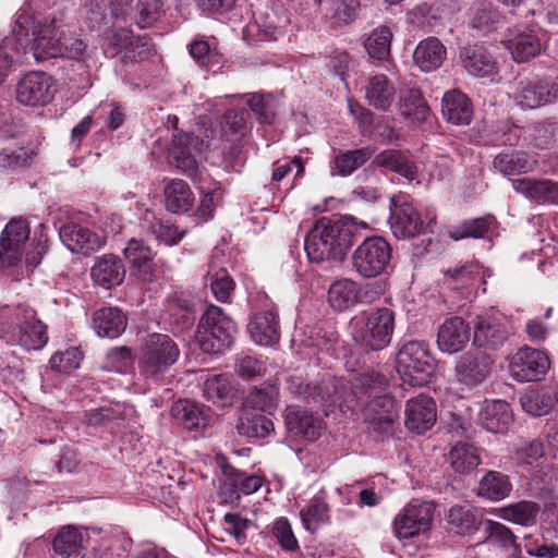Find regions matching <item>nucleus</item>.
Masks as SVG:
<instances>
[{"label":"nucleus","instance_id":"f257e3e1","mask_svg":"<svg viewBox=\"0 0 558 558\" xmlns=\"http://www.w3.org/2000/svg\"><path fill=\"white\" fill-rule=\"evenodd\" d=\"M388 379L385 375L371 372L357 375L351 383L347 407L359 410L368 427L379 435L392 433L399 416L397 401L385 393Z\"/></svg>","mask_w":558,"mask_h":558},{"label":"nucleus","instance_id":"f03ea898","mask_svg":"<svg viewBox=\"0 0 558 558\" xmlns=\"http://www.w3.org/2000/svg\"><path fill=\"white\" fill-rule=\"evenodd\" d=\"M367 229V223L353 216L339 220L323 217L318 219L304 239V248L311 262L342 260L355 241L359 230Z\"/></svg>","mask_w":558,"mask_h":558},{"label":"nucleus","instance_id":"7ed1b4c3","mask_svg":"<svg viewBox=\"0 0 558 558\" xmlns=\"http://www.w3.org/2000/svg\"><path fill=\"white\" fill-rule=\"evenodd\" d=\"M354 341L365 351L387 348L396 327V313L391 307L379 306L363 311L351 320Z\"/></svg>","mask_w":558,"mask_h":558},{"label":"nucleus","instance_id":"20e7f679","mask_svg":"<svg viewBox=\"0 0 558 558\" xmlns=\"http://www.w3.org/2000/svg\"><path fill=\"white\" fill-rule=\"evenodd\" d=\"M179 356L180 350L170 336L150 333L141 347L140 374L151 383H160Z\"/></svg>","mask_w":558,"mask_h":558},{"label":"nucleus","instance_id":"39448f33","mask_svg":"<svg viewBox=\"0 0 558 558\" xmlns=\"http://www.w3.org/2000/svg\"><path fill=\"white\" fill-rule=\"evenodd\" d=\"M235 323L218 306L210 305L201 317L196 341L206 353H219L228 349L236 335Z\"/></svg>","mask_w":558,"mask_h":558},{"label":"nucleus","instance_id":"423d86ee","mask_svg":"<svg viewBox=\"0 0 558 558\" xmlns=\"http://www.w3.org/2000/svg\"><path fill=\"white\" fill-rule=\"evenodd\" d=\"M396 369L404 383L423 386L435 373L436 363L425 342L409 341L397 353Z\"/></svg>","mask_w":558,"mask_h":558},{"label":"nucleus","instance_id":"0eeeda50","mask_svg":"<svg viewBox=\"0 0 558 558\" xmlns=\"http://www.w3.org/2000/svg\"><path fill=\"white\" fill-rule=\"evenodd\" d=\"M472 343L485 351H497L513 335L510 319L497 310L485 311L472 320Z\"/></svg>","mask_w":558,"mask_h":558},{"label":"nucleus","instance_id":"6e6552de","mask_svg":"<svg viewBox=\"0 0 558 558\" xmlns=\"http://www.w3.org/2000/svg\"><path fill=\"white\" fill-rule=\"evenodd\" d=\"M392 250L381 236L365 239L352 255V267L363 278L380 276L390 266Z\"/></svg>","mask_w":558,"mask_h":558},{"label":"nucleus","instance_id":"1a4fd4ad","mask_svg":"<svg viewBox=\"0 0 558 558\" xmlns=\"http://www.w3.org/2000/svg\"><path fill=\"white\" fill-rule=\"evenodd\" d=\"M3 338L11 344H19L25 350H39L47 340L46 327L36 318L31 308H19L14 318L4 328Z\"/></svg>","mask_w":558,"mask_h":558},{"label":"nucleus","instance_id":"9d476101","mask_svg":"<svg viewBox=\"0 0 558 558\" xmlns=\"http://www.w3.org/2000/svg\"><path fill=\"white\" fill-rule=\"evenodd\" d=\"M434 515L430 502L413 499L395 518L393 532L398 538H410L429 529Z\"/></svg>","mask_w":558,"mask_h":558},{"label":"nucleus","instance_id":"9b49d317","mask_svg":"<svg viewBox=\"0 0 558 558\" xmlns=\"http://www.w3.org/2000/svg\"><path fill=\"white\" fill-rule=\"evenodd\" d=\"M56 93L53 78L40 71L25 74L16 84V100L21 105L39 107L49 104Z\"/></svg>","mask_w":558,"mask_h":558},{"label":"nucleus","instance_id":"f8f14e48","mask_svg":"<svg viewBox=\"0 0 558 558\" xmlns=\"http://www.w3.org/2000/svg\"><path fill=\"white\" fill-rule=\"evenodd\" d=\"M514 99L522 108L534 109L558 99V83L547 78H522L517 83Z\"/></svg>","mask_w":558,"mask_h":558},{"label":"nucleus","instance_id":"ddd939ff","mask_svg":"<svg viewBox=\"0 0 558 558\" xmlns=\"http://www.w3.org/2000/svg\"><path fill=\"white\" fill-rule=\"evenodd\" d=\"M549 366L550 362L545 352L524 347L513 355L509 369L519 381H535L543 378Z\"/></svg>","mask_w":558,"mask_h":558},{"label":"nucleus","instance_id":"4468645a","mask_svg":"<svg viewBox=\"0 0 558 558\" xmlns=\"http://www.w3.org/2000/svg\"><path fill=\"white\" fill-rule=\"evenodd\" d=\"M494 361L484 351H469L464 353L454 366L458 383L472 389L481 385L492 373Z\"/></svg>","mask_w":558,"mask_h":558},{"label":"nucleus","instance_id":"2eb2a0df","mask_svg":"<svg viewBox=\"0 0 558 558\" xmlns=\"http://www.w3.org/2000/svg\"><path fill=\"white\" fill-rule=\"evenodd\" d=\"M29 226L23 218L10 220L0 235V262L5 267L16 265L29 238Z\"/></svg>","mask_w":558,"mask_h":558},{"label":"nucleus","instance_id":"dca6fc26","mask_svg":"<svg viewBox=\"0 0 558 558\" xmlns=\"http://www.w3.org/2000/svg\"><path fill=\"white\" fill-rule=\"evenodd\" d=\"M65 33L57 25L56 20L33 27L32 53L37 61L63 56Z\"/></svg>","mask_w":558,"mask_h":558},{"label":"nucleus","instance_id":"f3484780","mask_svg":"<svg viewBox=\"0 0 558 558\" xmlns=\"http://www.w3.org/2000/svg\"><path fill=\"white\" fill-rule=\"evenodd\" d=\"M505 46L517 62H525L537 57L543 50L539 29L535 26H515L510 29Z\"/></svg>","mask_w":558,"mask_h":558},{"label":"nucleus","instance_id":"a211bd4d","mask_svg":"<svg viewBox=\"0 0 558 558\" xmlns=\"http://www.w3.org/2000/svg\"><path fill=\"white\" fill-rule=\"evenodd\" d=\"M130 0H86L83 16L90 29H98L112 20L126 16Z\"/></svg>","mask_w":558,"mask_h":558},{"label":"nucleus","instance_id":"6ab92c4d","mask_svg":"<svg viewBox=\"0 0 558 558\" xmlns=\"http://www.w3.org/2000/svg\"><path fill=\"white\" fill-rule=\"evenodd\" d=\"M201 145L198 137L192 134L183 132L173 134L170 157L174 166L190 177L197 171V154Z\"/></svg>","mask_w":558,"mask_h":558},{"label":"nucleus","instance_id":"aec40b11","mask_svg":"<svg viewBox=\"0 0 558 558\" xmlns=\"http://www.w3.org/2000/svg\"><path fill=\"white\" fill-rule=\"evenodd\" d=\"M123 254L130 264L131 275L143 282H151L156 279V265L151 248L142 240L131 239Z\"/></svg>","mask_w":558,"mask_h":558},{"label":"nucleus","instance_id":"412c9836","mask_svg":"<svg viewBox=\"0 0 558 558\" xmlns=\"http://www.w3.org/2000/svg\"><path fill=\"white\" fill-rule=\"evenodd\" d=\"M471 327L459 316L447 318L438 328L437 345L444 353L454 354L462 351L470 341Z\"/></svg>","mask_w":558,"mask_h":558},{"label":"nucleus","instance_id":"4be33fe9","mask_svg":"<svg viewBox=\"0 0 558 558\" xmlns=\"http://www.w3.org/2000/svg\"><path fill=\"white\" fill-rule=\"evenodd\" d=\"M389 225L397 239L414 238L423 229V221L413 205L410 203L397 204L393 199L390 206Z\"/></svg>","mask_w":558,"mask_h":558},{"label":"nucleus","instance_id":"5701e85b","mask_svg":"<svg viewBox=\"0 0 558 558\" xmlns=\"http://www.w3.org/2000/svg\"><path fill=\"white\" fill-rule=\"evenodd\" d=\"M436 422V403L424 395L410 399L405 405V426L415 434H424Z\"/></svg>","mask_w":558,"mask_h":558},{"label":"nucleus","instance_id":"b1692460","mask_svg":"<svg viewBox=\"0 0 558 558\" xmlns=\"http://www.w3.org/2000/svg\"><path fill=\"white\" fill-rule=\"evenodd\" d=\"M59 236L72 253L83 255H89L102 245V239L97 233L74 222L63 225L60 228Z\"/></svg>","mask_w":558,"mask_h":558},{"label":"nucleus","instance_id":"393cba45","mask_svg":"<svg viewBox=\"0 0 558 558\" xmlns=\"http://www.w3.org/2000/svg\"><path fill=\"white\" fill-rule=\"evenodd\" d=\"M328 303L337 312H344L366 300V293L357 282L343 278L332 282L328 289Z\"/></svg>","mask_w":558,"mask_h":558},{"label":"nucleus","instance_id":"a878e982","mask_svg":"<svg viewBox=\"0 0 558 558\" xmlns=\"http://www.w3.org/2000/svg\"><path fill=\"white\" fill-rule=\"evenodd\" d=\"M512 189L526 198L542 203L558 205V182L548 179L511 180Z\"/></svg>","mask_w":558,"mask_h":558},{"label":"nucleus","instance_id":"bb28decb","mask_svg":"<svg viewBox=\"0 0 558 558\" xmlns=\"http://www.w3.org/2000/svg\"><path fill=\"white\" fill-rule=\"evenodd\" d=\"M247 330L252 339L259 345L277 344L280 339L278 314L272 310L255 314L247 325Z\"/></svg>","mask_w":558,"mask_h":558},{"label":"nucleus","instance_id":"cd10ccee","mask_svg":"<svg viewBox=\"0 0 558 558\" xmlns=\"http://www.w3.org/2000/svg\"><path fill=\"white\" fill-rule=\"evenodd\" d=\"M125 272V267L118 256L106 254L96 259L90 276L95 283L110 289L123 282Z\"/></svg>","mask_w":558,"mask_h":558},{"label":"nucleus","instance_id":"c85d7f7f","mask_svg":"<svg viewBox=\"0 0 558 558\" xmlns=\"http://www.w3.org/2000/svg\"><path fill=\"white\" fill-rule=\"evenodd\" d=\"M286 425L290 433L306 440H316L322 432L323 423L319 417L304 409L289 407L286 410Z\"/></svg>","mask_w":558,"mask_h":558},{"label":"nucleus","instance_id":"c756f323","mask_svg":"<svg viewBox=\"0 0 558 558\" xmlns=\"http://www.w3.org/2000/svg\"><path fill=\"white\" fill-rule=\"evenodd\" d=\"M441 112L448 122L454 125H468L473 117V107L464 93L451 89L442 96Z\"/></svg>","mask_w":558,"mask_h":558},{"label":"nucleus","instance_id":"7c9ffc66","mask_svg":"<svg viewBox=\"0 0 558 558\" xmlns=\"http://www.w3.org/2000/svg\"><path fill=\"white\" fill-rule=\"evenodd\" d=\"M93 328L99 337L114 339L121 336L128 325L126 315L118 307H101L92 316Z\"/></svg>","mask_w":558,"mask_h":558},{"label":"nucleus","instance_id":"2f4dec72","mask_svg":"<svg viewBox=\"0 0 558 558\" xmlns=\"http://www.w3.org/2000/svg\"><path fill=\"white\" fill-rule=\"evenodd\" d=\"M480 423L492 433L507 432L512 424L510 404L502 400L485 402L480 412Z\"/></svg>","mask_w":558,"mask_h":558},{"label":"nucleus","instance_id":"473e14b6","mask_svg":"<svg viewBox=\"0 0 558 558\" xmlns=\"http://www.w3.org/2000/svg\"><path fill=\"white\" fill-rule=\"evenodd\" d=\"M446 461L454 474L468 475L481 464V457L474 445L458 441L450 448Z\"/></svg>","mask_w":558,"mask_h":558},{"label":"nucleus","instance_id":"72a5a7b5","mask_svg":"<svg viewBox=\"0 0 558 558\" xmlns=\"http://www.w3.org/2000/svg\"><path fill=\"white\" fill-rule=\"evenodd\" d=\"M447 56L446 47L436 37L421 40L413 52V61L423 72L438 69Z\"/></svg>","mask_w":558,"mask_h":558},{"label":"nucleus","instance_id":"f704fd0d","mask_svg":"<svg viewBox=\"0 0 558 558\" xmlns=\"http://www.w3.org/2000/svg\"><path fill=\"white\" fill-rule=\"evenodd\" d=\"M447 522L450 531L460 535H471L483 523L482 515L469 504L454 505L450 508Z\"/></svg>","mask_w":558,"mask_h":558},{"label":"nucleus","instance_id":"c9c22d12","mask_svg":"<svg viewBox=\"0 0 558 558\" xmlns=\"http://www.w3.org/2000/svg\"><path fill=\"white\" fill-rule=\"evenodd\" d=\"M460 57L465 70L474 76L485 77L496 72V61L483 47H464L460 52Z\"/></svg>","mask_w":558,"mask_h":558},{"label":"nucleus","instance_id":"e433bc0d","mask_svg":"<svg viewBox=\"0 0 558 558\" xmlns=\"http://www.w3.org/2000/svg\"><path fill=\"white\" fill-rule=\"evenodd\" d=\"M22 32L3 38L0 41V84L5 80L16 63L23 62L25 56Z\"/></svg>","mask_w":558,"mask_h":558},{"label":"nucleus","instance_id":"4c0bfd02","mask_svg":"<svg viewBox=\"0 0 558 558\" xmlns=\"http://www.w3.org/2000/svg\"><path fill=\"white\" fill-rule=\"evenodd\" d=\"M396 89L388 77L384 74H377L369 77L365 86V97L368 105L377 110L386 111L395 99Z\"/></svg>","mask_w":558,"mask_h":558},{"label":"nucleus","instance_id":"58836bf2","mask_svg":"<svg viewBox=\"0 0 558 558\" xmlns=\"http://www.w3.org/2000/svg\"><path fill=\"white\" fill-rule=\"evenodd\" d=\"M537 161L525 151L501 153L494 159V167L505 177L532 172Z\"/></svg>","mask_w":558,"mask_h":558},{"label":"nucleus","instance_id":"ea45409f","mask_svg":"<svg viewBox=\"0 0 558 558\" xmlns=\"http://www.w3.org/2000/svg\"><path fill=\"white\" fill-rule=\"evenodd\" d=\"M373 156L369 147L345 150L337 154L331 163V175L349 177L365 165Z\"/></svg>","mask_w":558,"mask_h":558},{"label":"nucleus","instance_id":"a19ab883","mask_svg":"<svg viewBox=\"0 0 558 558\" xmlns=\"http://www.w3.org/2000/svg\"><path fill=\"white\" fill-rule=\"evenodd\" d=\"M235 428L241 436L264 439L275 432L274 423L265 415L242 410Z\"/></svg>","mask_w":558,"mask_h":558},{"label":"nucleus","instance_id":"79ce46f5","mask_svg":"<svg viewBox=\"0 0 558 558\" xmlns=\"http://www.w3.org/2000/svg\"><path fill=\"white\" fill-rule=\"evenodd\" d=\"M163 194L166 208L172 214L187 211L194 202L189 184L181 179L171 180L166 185Z\"/></svg>","mask_w":558,"mask_h":558},{"label":"nucleus","instance_id":"37998d69","mask_svg":"<svg viewBox=\"0 0 558 558\" xmlns=\"http://www.w3.org/2000/svg\"><path fill=\"white\" fill-rule=\"evenodd\" d=\"M372 163L375 167L396 172L409 181L414 180L417 175L416 166L398 150H384L375 156Z\"/></svg>","mask_w":558,"mask_h":558},{"label":"nucleus","instance_id":"c03bdc74","mask_svg":"<svg viewBox=\"0 0 558 558\" xmlns=\"http://www.w3.org/2000/svg\"><path fill=\"white\" fill-rule=\"evenodd\" d=\"M495 223V217L492 215L465 219L457 226L452 227L449 230L448 235L454 241L466 238L484 239L489 233H492Z\"/></svg>","mask_w":558,"mask_h":558},{"label":"nucleus","instance_id":"a18cd8bd","mask_svg":"<svg viewBox=\"0 0 558 558\" xmlns=\"http://www.w3.org/2000/svg\"><path fill=\"white\" fill-rule=\"evenodd\" d=\"M279 401V390L275 385L255 387L250 390L243 402V409L271 414Z\"/></svg>","mask_w":558,"mask_h":558},{"label":"nucleus","instance_id":"49530a36","mask_svg":"<svg viewBox=\"0 0 558 558\" xmlns=\"http://www.w3.org/2000/svg\"><path fill=\"white\" fill-rule=\"evenodd\" d=\"M393 32L390 26L378 25L373 28L364 41V48L371 59L388 60L390 57Z\"/></svg>","mask_w":558,"mask_h":558},{"label":"nucleus","instance_id":"de8ad7c7","mask_svg":"<svg viewBox=\"0 0 558 558\" xmlns=\"http://www.w3.org/2000/svg\"><path fill=\"white\" fill-rule=\"evenodd\" d=\"M330 507L320 495L310 499L307 505L300 511V517L304 529L315 533L322 525L329 522Z\"/></svg>","mask_w":558,"mask_h":558},{"label":"nucleus","instance_id":"09e8293b","mask_svg":"<svg viewBox=\"0 0 558 558\" xmlns=\"http://www.w3.org/2000/svg\"><path fill=\"white\" fill-rule=\"evenodd\" d=\"M556 401V393L551 388L529 390L520 397V404L522 409L534 416L548 414L554 408Z\"/></svg>","mask_w":558,"mask_h":558},{"label":"nucleus","instance_id":"8fccbe9b","mask_svg":"<svg viewBox=\"0 0 558 558\" xmlns=\"http://www.w3.org/2000/svg\"><path fill=\"white\" fill-rule=\"evenodd\" d=\"M83 534L76 527L63 526L53 537V553L59 558L76 557L83 548Z\"/></svg>","mask_w":558,"mask_h":558},{"label":"nucleus","instance_id":"3c124183","mask_svg":"<svg viewBox=\"0 0 558 558\" xmlns=\"http://www.w3.org/2000/svg\"><path fill=\"white\" fill-rule=\"evenodd\" d=\"M319 11L337 23L348 24L355 20L360 9L357 0H315Z\"/></svg>","mask_w":558,"mask_h":558},{"label":"nucleus","instance_id":"603ef678","mask_svg":"<svg viewBox=\"0 0 558 558\" xmlns=\"http://www.w3.org/2000/svg\"><path fill=\"white\" fill-rule=\"evenodd\" d=\"M511 484L507 475L489 471L480 481L477 495L489 500H501L511 492Z\"/></svg>","mask_w":558,"mask_h":558},{"label":"nucleus","instance_id":"864d4df0","mask_svg":"<svg viewBox=\"0 0 558 558\" xmlns=\"http://www.w3.org/2000/svg\"><path fill=\"white\" fill-rule=\"evenodd\" d=\"M172 416L186 429L193 430L207 424L203 410L189 400H180L171 408Z\"/></svg>","mask_w":558,"mask_h":558},{"label":"nucleus","instance_id":"5fc2aeb1","mask_svg":"<svg viewBox=\"0 0 558 558\" xmlns=\"http://www.w3.org/2000/svg\"><path fill=\"white\" fill-rule=\"evenodd\" d=\"M204 397L226 407L231 403L233 396V387L228 375H214L208 377L204 383Z\"/></svg>","mask_w":558,"mask_h":558},{"label":"nucleus","instance_id":"6e6d98bb","mask_svg":"<svg viewBox=\"0 0 558 558\" xmlns=\"http://www.w3.org/2000/svg\"><path fill=\"white\" fill-rule=\"evenodd\" d=\"M539 506L530 500H522L501 508V518L515 524L530 526L535 524Z\"/></svg>","mask_w":558,"mask_h":558},{"label":"nucleus","instance_id":"4d7b16f0","mask_svg":"<svg viewBox=\"0 0 558 558\" xmlns=\"http://www.w3.org/2000/svg\"><path fill=\"white\" fill-rule=\"evenodd\" d=\"M484 525V543L504 549L511 548L513 550V555H518L520 553V545L515 543V537L509 527L490 520L486 521Z\"/></svg>","mask_w":558,"mask_h":558},{"label":"nucleus","instance_id":"13d9d810","mask_svg":"<svg viewBox=\"0 0 558 558\" xmlns=\"http://www.w3.org/2000/svg\"><path fill=\"white\" fill-rule=\"evenodd\" d=\"M400 111L405 118L413 121L425 120L428 107L418 89H408L400 97Z\"/></svg>","mask_w":558,"mask_h":558},{"label":"nucleus","instance_id":"bf43d9fd","mask_svg":"<svg viewBox=\"0 0 558 558\" xmlns=\"http://www.w3.org/2000/svg\"><path fill=\"white\" fill-rule=\"evenodd\" d=\"M133 33L128 28L108 29L104 34L102 49L106 56L116 58L124 54L132 44Z\"/></svg>","mask_w":558,"mask_h":558},{"label":"nucleus","instance_id":"052dcab7","mask_svg":"<svg viewBox=\"0 0 558 558\" xmlns=\"http://www.w3.org/2000/svg\"><path fill=\"white\" fill-rule=\"evenodd\" d=\"M206 284L210 287L213 294L220 302H227L234 289V281L223 268L214 270L210 268L205 278Z\"/></svg>","mask_w":558,"mask_h":558},{"label":"nucleus","instance_id":"680f3d73","mask_svg":"<svg viewBox=\"0 0 558 558\" xmlns=\"http://www.w3.org/2000/svg\"><path fill=\"white\" fill-rule=\"evenodd\" d=\"M246 102L260 123L270 124L274 121L277 106L271 95L253 94Z\"/></svg>","mask_w":558,"mask_h":558},{"label":"nucleus","instance_id":"e2e57ef3","mask_svg":"<svg viewBox=\"0 0 558 558\" xmlns=\"http://www.w3.org/2000/svg\"><path fill=\"white\" fill-rule=\"evenodd\" d=\"M445 276L450 278L451 282L461 288L470 287L481 277V266L478 262L471 260L448 268L444 271Z\"/></svg>","mask_w":558,"mask_h":558},{"label":"nucleus","instance_id":"0e129e2a","mask_svg":"<svg viewBox=\"0 0 558 558\" xmlns=\"http://www.w3.org/2000/svg\"><path fill=\"white\" fill-rule=\"evenodd\" d=\"M190 54L194 61L206 71H215L219 64V54L205 40H195L190 45Z\"/></svg>","mask_w":558,"mask_h":558},{"label":"nucleus","instance_id":"69168bd1","mask_svg":"<svg viewBox=\"0 0 558 558\" xmlns=\"http://www.w3.org/2000/svg\"><path fill=\"white\" fill-rule=\"evenodd\" d=\"M247 113L244 110H228L222 119L221 129L223 134L229 136L242 137L248 131L246 122Z\"/></svg>","mask_w":558,"mask_h":558},{"label":"nucleus","instance_id":"338daca9","mask_svg":"<svg viewBox=\"0 0 558 558\" xmlns=\"http://www.w3.org/2000/svg\"><path fill=\"white\" fill-rule=\"evenodd\" d=\"M147 232L168 245L178 244L184 235V231H179L175 226L166 225L156 219L147 227Z\"/></svg>","mask_w":558,"mask_h":558},{"label":"nucleus","instance_id":"774afa93","mask_svg":"<svg viewBox=\"0 0 558 558\" xmlns=\"http://www.w3.org/2000/svg\"><path fill=\"white\" fill-rule=\"evenodd\" d=\"M499 21V13L490 4H483L476 9L471 25L473 28L487 33L495 28Z\"/></svg>","mask_w":558,"mask_h":558}]
</instances>
